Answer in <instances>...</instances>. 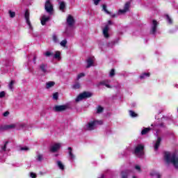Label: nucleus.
<instances>
[{
    "label": "nucleus",
    "instance_id": "nucleus-44",
    "mask_svg": "<svg viewBox=\"0 0 178 178\" xmlns=\"http://www.w3.org/2000/svg\"><path fill=\"white\" fill-rule=\"evenodd\" d=\"M5 95H6V92H5V91L0 92V98L5 97Z\"/></svg>",
    "mask_w": 178,
    "mask_h": 178
},
{
    "label": "nucleus",
    "instance_id": "nucleus-28",
    "mask_svg": "<svg viewBox=\"0 0 178 178\" xmlns=\"http://www.w3.org/2000/svg\"><path fill=\"white\" fill-rule=\"evenodd\" d=\"M165 19L168 24H173V19L169 15H165Z\"/></svg>",
    "mask_w": 178,
    "mask_h": 178
},
{
    "label": "nucleus",
    "instance_id": "nucleus-49",
    "mask_svg": "<svg viewBox=\"0 0 178 178\" xmlns=\"http://www.w3.org/2000/svg\"><path fill=\"white\" fill-rule=\"evenodd\" d=\"M3 116H4V118H7V116H9V111H6L3 113Z\"/></svg>",
    "mask_w": 178,
    "mask_h": 178
},
{
    "label": "nucleus",
    "instance_id": "nucleus-33",
    "mask_svg": "<svg viewBox=\"0 0 178 178\" xmlns=\"http://www.w3.org/2000/svg\"><path fill=\"white\" fill-rule=\"evenodd\" d=\"M121 177L122 178H127V177H129V171H127V170L122 171L121 172Z\"/></svg>",
    "mask_w": 178,
    "mask_h": 178
},
{
    "label": "nucleus",
    "instance_id": "nucleus-27",
    "mask_svg": "<svg viewBox=\"0 0 178 178\" xmlns=\"http://www.w3.org/2000/svg\"><path fill=\"white\" fill-rule=\"evenodd\" d=\"M16 82L15 81H11L10 83L8 84V88L10 91H13L15 89V84Z\"/></svg>",
    "mask_w": 178,
    "mask_h": 178
},
{
    "label": "nucleus",
    "instance_id": "nucleus-41",
    "mask_svg": "<svg viewBox=\"0 0 178 178\" xmlns=\"http://www.w3.org/2000/svg\"><path fill=\"white\" fill-rule=\"evenodd\" d=\"M53 41L54 42H56V44L59 42V39H58V36H56V35H53Z\"/></svg>",
    "mask_w": 178,
    "mask_h": 178
},
{
    "label": "nucleus",
    "instance_id": "nucleus-53",
    "mask_svg": "<svg viewBox=\"0 0 178 178\" xmlns=\"http://www.w3.org/2000/svg\"><path fill=\"white\" fill-rule=\"evenodd\" d=\"M111 17H116V14L111 15Z\"/></svg>",
    "mask_w": 178,
    "mask_h": 178
},
{
    "label": "nucleus",
    "instance_id": "nucleus-51",
    "mask_svg": "<svg viewBox=\"0 0 178 178\" xmlns=\"http://www.w3.org/2000/svg\"><path fill=\"white\" fill-rule=\"evenodd\" d=\"M97 178H105V175L104 174H102L100 177H99Z\"/></svg>",
    "mask_w": 178,
    "mask_h": 178
},
{
    "label": "nucleus",
    "instance_id": "nucleus-40",
    "mask_svg": "<svg viewBox=\"0 0 178 178\" xmlns=\"http://www.w3.org/2000/svg\"><path fill=\"white\" fill-rule=\"evenodd\" d=\"M80 87H81V86L78 82L75 83L74 85L73 86V88H74V90H79Z\"/></svg>",
    "mask_w": 178,
    "mask_h": 178
},
{
    "label": "nucleus",
    "instance_id": "nucleus-3",
    "mask_svg": "<svg viewBox=\"0 0 178 178\" xmlns=\"http://www.w3.org/2000/svg\"><path fill=\"white\" fill-rule=\"evenodd\" d=\"M102 124V120H98L97 119L90 120L84 127V129L86 131H92L97 129V126Z\"/></svg>",
    "mask_w": 178,
    "mask_h": 178
},
{
    "label": "nucleus",
    "instance_id": "nucleus-14",
    "mask_svg": "<svg viewBox=\"0 0 178 178\" xmlns=\"http://www.w3.org/2000/svg\"><path fill=\"white\" fill-rule=\"evenodd\" d=\"M60 147H62V144L60 143H54L50 147L51 152H58L60 149Z\"/></svg>",
    "mask_w": 178,
    "mask_h": 178
},
{
    "label": "nucleus",
    "instance_id": "nucleus-2",
    "mask_svg": "<svg viewBox=\"0 0 178 178\" xmlns=\"http://www.w3.org/2000/svg\"><path fill=\"white\" fill-rule=\"evenodd\" d=\"M164 161L166 163H172L175 169H178V156L176 153L164 152Z\"/></svg>",
    "mask_w": 178,
    "mask_h": 178
},
{
    "label": "nucleus",
    "instance_id": "nucleus-16",
    "mask_svg": "<svg viewBox=\"0 0 178 178\" xmlns=\"http://www.w3.org/2000/svg\"><path fill=\"white\" fill-rule=\"evenodd\" d=\"M111 83V80L109 79H106L100 81L99 83H97V87H99V86H105L107 88H112V86L109 85Z\"/></svg>",
    "mask_w": 178,
    "mask_h": 178
},
{
    "label": "nucleus",
    "instance_id": "nucleus-46",
    "mask_svg": "<svg viewBox=\"0 0 178 178\" xmlns=\"http://www.w3.org/2000/svg\"><path fill=\"white\" fill-rule=\"evenodd\" d=\"M101 2V0H93V3L94 5H95L96 6L97 5H99V3Z\"/></svg>",
    "mask_w": 178,
    "mask_h": 178
},
{
    "label": "nucleus",
    "instance_id": "nucleus-45",
    "mask_svg": "<svg viewBox=\"0 0 178 178\" xmlns=\"http://www.w3.org/2000/svg\"><path fill=\"white\" fill-rule=\"evenodd\" d=\"M30 177H31V178H37V174H35L34 172H31L30 173Z\"/></svg>",
    "mask_w": 178,
    "mask_h": 178
},
{
    "label": "nucleus",
    "instance_id": "nucleus-8",
    "mask_svg": "<svg viewBox=\"0 0 178 178\" xmlns=\"http://www.w3.org/2000/svg\"><path fill=\"white\" fill-rule=\"evenodd\" d=\"M113 23L112 21L109 20L108 21V24H106L104 28L103 29V35L104 38H109V26H112Z\"/></svg>",
    "mask_w": 178,
    "mask_h": 178
},
{
    "label": "nucleus",
    "instance_id": "nucleus-29",
    "mask_svg": "<svg viewBox=\"0 0 178 178\" xmlns=\"http://www.w3.org/2000/svg\"><path fill=\"white\" fill-rule=\"evenodd\" d=\"M54 59H57V60H60L61 57H60V51H56L54 56Z\"/></svg>",
    "mask_w": 178,
    "mask_h": 178
},
{
    "label": "nucleus",
    "instance_id": "nucleus-5",
    "mask_svg": "<svg viewBox=\"0 0 178 178\" xmlns=\"http://www.w3.org/2000/svg\"><path fill=\"white\" fill-rule=\"evenodd\" d=\"M25 20L26 22V24L28 25L29 30L30 34H33V25H31V22H30V13H29V10H26L24 14Z\"/></svg>",
    "mask_w": 178,
    "mask_h": 178
},
{
    "label": "nucleus",
    "instance_id": "nucleus-12",
    "mask_svg": "<svg viewBox=\"0 0 178 178\" xmlns=\"http://www.w3.org/2000/svg\"><path fill=\"white\" fill-rule=\"evenodd\" d=\"M130 4L131 3L129 1L127 2L124 6V9H120L118 10V15H124V13L129 12L130 10Z\"/></svg>",
    "mask_w": 178,
    "mask_h": 178
},
{
    "label": "nucleus",
    "instance_id": "nucleus-56",
    "mask_svg": "<svg viewBox=\"0 0 178 178\" xmlns=\"http://www.w3.org/2000/svg\"><path fill=\"white\" fill-rule=\"evenodd\" d=\"M132 178H137V177H136V176H133V177H132Z\"/></svg>",
    "mask_w": 178,
    "mask_h": 178
},
{
    "label": "nucleus",
    "instance_id": "nucleus-20",
    "mask_svg": "<svg viewBox=\"0 0 178 178\" xmlns=\"http://www.w3.org/2000/svg\"><path fill=\"white\" fill-rule=\"evenodd\" d=\"M161 141H162V138L157 137V140L154 145V151H156L157 149H159V145H161Z\"/></svg>",
    "mask_w": 178,
    "mask_h": 178
},
{
    "label": "nucleus",
    "instance_id": "nucleus-42",
    "mask_svg": "<svg viewBox=\"0 0 178 178\" xmlns=\"http://www.w3.org/2000/svg\"><path fill=\"white\" fill-rule=\"evenodd\" d=\"M84 76H86V74L84 73H80L79 74H78L77 77H76V80H80V79L81 77H84Z\"/></svg>",
    "mask_w": 178,
    "mask_h": 178
},
{
    "label": "nucleus",
    "instance_id": "nucleus-37",
    "mask_svg": "<svg viewBox=\"0 0 178 178\" xmlns=\"http://www.w3.org/2000/svg\"><path fill=\"white\" fill-rule=\"evenodd\" d=\"M102 10L103 12H105V13H106L107 15H111V12H109L108 9H106V5L105 4L102 5Z\"/></svg>",
    "mask_w": 178,
    "mask_h": 178
},
{
    "label": "nucleus",
    "instance_id": "nucleus-58",
    "mask_svg": "<svg viewBox=\"0 0 178 178\" xmlns=\"http://www.w3.org/2000/svg\"><path fill=\"white\" fill-rule=\"evenodd\" d=\"M40 175H42V172H40Z\"/></svg>",
    "mask_w": 178,
    "mask_h": 178
},
{
    "label": "nucleus",
    "instance_id": "nucleus-32",
    "mask_svg": "<svg viewBox=\"0 0 178 178\" xmlns=\"http://www.w3.org/2000/svg\"><path fill=\"white\" fill-rule=\"evenodd\" d=\"M8 142L6 141L4 143L3 145L1 146V149H0L1 152H5V151H6V146L8 145Z\"/></svg>",
    "mask_w": 178,
    "mask_h": 178
},
{
    "label": "nucleus",
    "instance_id": "nucleus-43",
    "mask_svg": "<svg viewBox=\"0 0 178 178\" xmlns=\"http://www.w3.org/2000/svg\"><path fill=\"white\" fill-rule=\"evenodd\" d=\"M44 56L47 57H49V56H52V53H51V51H46L45 53H44Z\"/></svg>",
    "mask_w": 178,
    "mask_h": 178
},
{
    "label": "nucleus",
    "instance_id": "nucleus-22",
    "mask_svg": "<svg viewBox=\"0 0 178 178\" xmlns=\"http://www.w3.org/2000/svg\"><path fill=\"white\" fill-rule=\"evenodd\" d=\"M119 41H120V38H117L115 40H113V42H111L108 44V47L109 48H112L113 47H114V45H116V44H119Z\"/></svg>",
    "mask_w": 178,
    "mask_h": 178
},
{
    "label": "nucleus",
    "instance_id": "nucleus-1",
    "mask_svg": "<svg viewBox=\"0 0 178 178\" xmlns=\"http://www.w3.org/2000/svg\"><path fill=\"white\" fill-rule=\"evenodd\" d=\"M169 118L168 117H163L159 120V118H157V122L155 123L154 126V124H152L151 127H147L144 128L142 131L140 132L141 136H145V134H148L151 130H154L156 133V136L158 137V134H159V131L161 129H166V125H165V120H168Z\"/></svg>",
    "mask_w": 178,
    "mask_h": 178
},
{
    "label": "nucleus",
    "instance_id": "nucleus-10",
    "mask_svg": "<svg viewBox=\"0 0 178 178\" xmlns=\"http://www.w3.org/2000/svg\"><path fill=\"white\" fill-rule=\"evenodd\" d=\"M158 22L153 19L150 27V34H156V31L158 30Z\"/></svg>",
    "mask_w": 178,
    "mask_h": 178
},
{
    "label": "nucleus",
    "instance_id": "nucleus-52",
    "mask_svg": "<svg viewBox=\"0 0 178 178\" xmlns=\"http://www.w3.org/2000/svg\"><path fill=\"white\" fill-rule=\"evenodd\" d=\"M120 87H121L120 84L118 83V84L117 85V86H116V88H120Z\"/></svg>",
    "mask_w": 178,
    "mask_h": 178
},
{
    "label": "nucleus",
    "instance_id": "nucleus-36",
    "mask_svg": "<svg viewBox=\"0 0 178 178\" xmlns=\"http://www.w3.org/2000/svg\"><path fill=\"white\" fill-rule=\"evenodd\" d=\"M102 112H104V107L98 106L97 107L96 113H102Z\"/></svg>",
    "mask_w": 178,
    "mask_h": 178
},
{
    "label": "nucleus",
    "instance_id": "nucleus-18",
    "mask_svg": "<svg viewBox=\"0 0 178 178\" xmlns=\"http://www.w3.org/2000/svg\"><path fill=\"white\" fill-rule=\"evenodd\" d=\"M67 24L70 27H72L73 24H74V18L72 15H68L67 17Z\"/></svg>",
    "mask_w": 178,
    "mask_h": 178
},
{
    "label": "nucleus",
    "instance_id": "nucleus-25",
    "mask_svg": "<svg viewBox=\"0 0 178 178\" xmlns=\"http://www.w3.org/2000/svg\"><path fill=\"white\" fill-rule=\"evenodd\" d=\"M56 165L60 170H65V165L63 164V163H62V161H57Z\"/></svg>",
    "mask_w": 178,
    "mask_h": 178
},
{
    "label": "nucleus",
    "instance_id": "nucleus-9",
    "mask_svg": "<svg viewBox=\"0 0 178 178\" xmlns=\"http://www.w3.org/2000/svg\"><path fill=\"white\" fill-rule=\"evenodd\" d=\"M44 9L49 15H52L54 13V6H52V3H51V1L49 0H47L45 5H44Z\"/></svg>",
    "mask_w": 178,
    "mask_h": 178
},
{
    "label": "nucleus",
    "instance_id": "nucleus-13",
    "mask_svg": "<svg viewBox=\"0 0 178 178\" xmlns=\"http://www.w3.org/2000/svg\"><path fill=\"white\" fill-rule=\"evenodd\" d=\"M39 69L42 73H44V74H47L49 73L48 72V64L47 63H42L39 65Z\"/></svg>",
    "mask_w": 178,
    "mask_h": 178
},
{
    "label": "nucleus",
    "instance_id": "nucleus-19",
    "mask_svg": "<svg viewBox=\"0 0 178 178\" xmlns=\"http://www.w3.org/2000/svg\"><path fill=\"white\" fill-rule=\"evenodd\" d=\"M151 76V73L149 72H143L140 74L139 79L140 80H145L147 79H149V77Z\"/></svg>",
    "mask_w": 178,
    "mask_h": 178
},
{
    "label": "nucleus",
    "instance_id": "nucleus-31",
    "mask_svg": "<svg viewBox=\"0 0 178 178\" xmlns=\"http://www.w3.org/2000/svg\"><path fill=\"white\" fill-rule=\"evenodd\" d=\"M129 113L131 118H138V114L134 111H129Z\"/></svg>",
    "mask_w": 178,
    "mask_h": 178
},
{
    "label": "nucleus",
    "instance_id": "nucleus-39",
    "mask_svg": "<svg viewBox=\"0 0 178 178\" xmlns=\"http://www.w3.org/2000/svg\"><path fill=\"white\" fill-rule=\"evenodd\" d=\"M66 44H67V40L66 39L60 42V45L63 47H66Z\"/></svg>",
    "mask_w": 178,
    "mask_h": 178
},
{
    "label": "nucleus",
    "instance_id": "nucleus-6",
    "mask_svg": "<svg viewBox=\"0 0 178 178\" xmlns=\"http://www.w3.org/2000/svg\"><path fill=\"white\" fill-rule=\"evenodd\" d=\"M134 154L136 156L141 158L144 155V145H138L135 147Z\"/></svg>",
    "mask_w": 178,
    "mask_h": 178
},
{
    "label": "nucleus",
    "instance_id": "nucleus-23",
    "mask_svg": "<svg viewBox=\"0 0 178 178\" xmlns=\"http://www.w3.org/2000/svg\"><path fill=\"white\" fill-rule=\"evenodd\" d=\"M49 20V16L43 15L41 19V24L45 26L47 22Z\"/></svg>",
    "mask_w": 178,
    "mask_h": 178
},
{
    "label": "nucleus",
    "instance_id": "nucleus-57",
    "mask_svg": "<svg viewBox=\"0 0 178 178\" xmlns=\"http://www.w3.org/2000/svg\"><path fill=\"white\" fill-rule=\"evenodd\" d=\"M158 118V116H156V119Z\"/></svg>",
    "mask_w": 178,
    "mask_h": 178
},
{
    "label": "nucleus",
    "instance_id": "nucleus-11",
    "mask_svg": "<svg viewBox=\"0 0 178 178\" xmlns=\"http://www.w3.org/2000/svg\"><path fill=\"white\" fill-rule=\"evenodd\" d=\"M68 159L70 162H74L76 161V154H74V152H73V149L72 147H68Z\"/></svg>",
    "mask_w": 178,
    "mask_h": 178
},
{
    "label": "nucleus",
    "instance_id": "nucleus-30",
    "mask_svg": "<svg viewBox=\"0 0 178 178\" xmlns=\"http://www.w3.org/2000/svg\"><path fill=\"white\" fill-rule=\"evenodd\" d=\"M134 170H135L136 173H141V166L140 165H135Z\"/></svg>",
    "mask_w": 178,
    "mask_h": 178
},
{
    "label": "nucleus",
    "instance_id": "nucleus-24",
    "mask_svg": "<svg viewBox=\"0 0 178 178\" xmlns=\"http://www.w3.org/2000/svg\"><path fill=\"white\" fill-rule=\"evenodd\" d=\"M150 176L152 177H156V178H161V174L158 171L152 170L150 172Z\"/></svg>",
    "mask_w": 178,
    "mask_h": 178
},
{
    "label": "nucleus",
    "instance_id": "nucleus-34",
    "mask_svg": "<svg viewBox=\"0 0 178 178\" xmlns=\"http://www.w3.org/2000/svg\"><path fill=\"white\" fill-rule=\"evenodd\" d=\"M65 8H66V5L65 4V2L60 1V6H59L60 10H62V12H63V10H65Z\"/></svg>",
    "mask_w": 178,
    "mask_h": 178
},
{
    "label": "nucleus",
    "instance_id": "nucleus-15",
    "mask_svg": "<svg viewBox=\"0 0 178 178\" xmlns=\"http://www.w3.org/2000/svg\"><path fill=\"white\" fill-rule=\"evenodd\" d=\"M67 109V106L61 105V106H55L53 108L54 112H63Z\"/></svg>",
    "mask_w": 178,
    "mask_h": 178
},
{
    "label": "nucleus",
    "instance_id": "nucleus-4",
    "mask_svg": "<svg viewBox=\"0 0 178 178\" xmlns=\"http://www.w3.org/2000/svg\"><path fill=\"white\" fill-rule=\"evenodd\" d=\"M91 97H92V93L90 92H83L77 96L75 101L76 102H80V101H83V99L91 98Z\"/></svg>",
    "mask_w": 178,
    "mask_h": 178
},
{
    "label": "nucleus",
    "instance_id": "nucleus-35",
    "mask_svg": "<svg viewBox=\"0 0 178 178\" xmlns=\"http://www.w3.org/2000/svg\"><path fill=\"white\" fill-rule=\"evenodd\" d=\"M115 74H116L115 69H112L109 72L108 76L111 77V78L115 77Z\"/></svg>",
    "mask_w": 178,
    "mask_h": 178
},
{
    "label": "nucleus",
    "instance_id": "nucleus-26",
    "mask_svg": "<svg viewBox=\"0 0 178 178\" xmlns=\"http://www.w3.org/2000/svg\"><path fill=\"white\" fill-rule=\"evenodd\" d=\"M55 86V82L54 81H48L46 83V89L49 90V88H52Z\"/></svg>",
    "mask_w": 178,
    "mask_h": 178
},
{
    "label": "nucleus",
    "instance_id": "nucleus-54",
    "mask_svg": "<svg viewBox=\"0 0 178 178\" xmlns=\"http://www.w3.org/2000/svg\"><path fill=\"white\" fill-rule=\"evenodd\" d=\"M1 130H3V126L0 127V131H1Z\"/></svg>",
    "mask_w": 178,
    "mask_h": 178
},
{
    "label": "nucleus",
    "instance_id": "nucleus-47",
    "mask_svg": "<svg viewBox=\"0 0 178 178\" xmlns=\"http://www.w3.org/2000/svg\"><path fill=\"white\" fill-rule=\"evenodd\" d=\"M58 92H56L53 95V99H58Z\"/></svg>",
    "mask_w": 178,
    "mask_h": 178
},
{
    "label": "nucleus",
    "instance_id": "nucleus-48",
    "mask_svg": "<svg viewBox=\"0 0 178 178\" xmlns=\"http://www.w3.org/2000/svg\"><path fill=\"white\" fill-rule=\"evenodd\" d=\"M30 149L28 147H21V151H29Z\"/></svg>",
    "mask_w": 178,
    "mask_h": 178
},
{
    "label": "nucleus",
    "instance_id": "nucleus-17",
    "mask_svg": "<svg viewBox=\"0 0 178 178\" xmlns=\"http://www.w3.org/2000/svg\"><path fill=\"white\" fill-rule=\"evenodd\" d=\"M94 62H95V58H94L93 56L92 57H89L87 59V66L86 67H91V66H94Z\"/></svg>",
    "mask_w": 178,
    "mask_h": 178
},
{
    "label": "nucleus",
    "instance_id": "nucleus-55",
    "mask_svg": "<svg viewBox=\"0 0 178 178\" xmlns=\"http://www.w3.org/2000/svg\"><path fill=\"white\" fill-rule=\"evenodd\" d=\"M175 88H178V84L176 83V84L175 85Z\"/></svg>",
    "mask_w": 178,
    "mask_h": 178
},
{
    "label": "nucleus",
    "instance_id": "nucleus-21",
    "mask_svg": "<svg viewBox=\"0 0 178 178\" xmlns=\"http://www.w3.org/2000/svg\"><path fill=\"white\" fill-rule=\"evenodd\" d=\"M35 159L37 161V162H42L44 161V154L38 152H36V156Z\"/></svg>",
    "mask_w": 178,
    "mask_h": 178
},
{
    "label": "nucleus",
    "instance_id": "nucleus-38",
    "mask_svg": "<svg viewBox=\"0 0 178 178\" xmlns=\"http://www.w3.org/2000/svg\"><path fill=\"white\" fill-rule=\"evenodd\" d=\"M8 15H9L10 17L13 19V17H15L16 16V13L10 10H8Z\"/></svg>",
    "mask_w": 178,
    "mask_h": 178
},
{
    "label": "nucleus",
    "instance_id": "nucleus-50",
    "mask_svg": "<svg viewBox=\"0 0 178 178\" xmlns=\"http://www.w3.org/2000/svg\"><path fill=\"white\" fill-rule=\"evenodd\" d=\"M35 60H37V56H34V57H33V62H34V63H35Z\"/></svg>",
    "mask_w": 178,
    "mask_h": 178
},
{
    "label": "nucleus",
    "instance_id": "nucleus-7",
    "mask_svg": "<svg viewBox=\"0 0 178 178\" xmlns=\"http://www.w3.org/2000/svg\"><path fill=\"white\" fill-rule=\"evenodd\" d=\"M20 125L21 128H23L26 126L24 124H19L17 123L16 124H6L3 126V130H12V129H17V127Z\"/></svg>",
    "mask_w": 178,
    "mask_h": 178
}]
</instances>
